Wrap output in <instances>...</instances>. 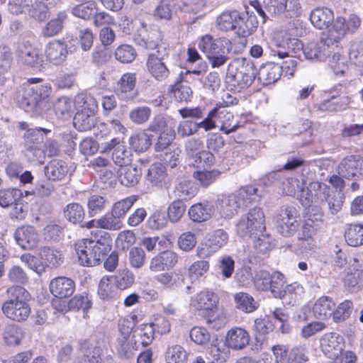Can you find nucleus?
Listing matches in <instances>:
<instances>
[{"mask_svg":"<svg viewBox=\"0 0 363 363\" xmlns=\"http://www.w3.org/2000/svg\"><path fill=\"white\" fill-rule=\"evenodd\" d=\"M90 239H83L75 245L81 265L94 267L100 263L101 257L112 248V238L107 232L96 230L91 232Z\"/></svg>","mask_w":363,"mask_h":363,"instance_id":"nucleus-1","label":"nucleus"},{"mask_svg":"<svg viewBox=\"0 0 363 363\" xmlns=\"http://www.w3.org/2000/svg\"><path fill=\"white\" fill-rule=\"evenodd\" d=\"M50 92L51 87L46 84H23L17 89L14 100L26 112L38 116L43 113V101Z\"/></svg>","mask_w":363,"mask_h":363,"instance_id":"nucleus-2","label":"nucleus"},{"mask_svg":"<svg viewBox=\"0 0 363 363\" xmlns=\"http://www.w3.org/2000/svg\"><path fill=\"white\" fill-rule=\"evenodd\" d=\"M6 292L8 299L2 305L3 313L14 321L26 320L31 311L28 291L22 286H12L7 289Z\"/></svg>","mask_w":363,"mask_h":363,"instance_id":"nucleus-3","label":"nucleus"},{"mask_svg":"<svg viewBox=\"0 0 363 363\" xmlns=\"http://www.w3.org/2000/svg\"><path fill=\"white\" fill-rule=\"evenodd\" d=\"M199 48L206 54L211 67L218 68L229 59L233 45L226 38H213L211 35H206L201 38Z\"/></svg>","mask_w":363,"mask_h":363,"instance_id":"nucleus-4","label":"nucleus"},{"mask_svg":"<svg viewBox=\"0 0 363 363\" xmlns=\"http://www.w3.org/2000/svg\"><path fill=\"white\" fill-rule=\"evenodd\" d=\"M331 26L328 28V30L323 32L320 36V43L323 46L330 47L339 43L347 33H353L359 27L361 23L360 18L352 14L347 20L342 16L334 18Z\"/></svg>","mask_w":363,"mask_h":363,"instance_id":"nucleus-5","label":"nucleus"},{"mask_svg":"<svg viewBox=\"0 0 363 363\" xmlns=\"http://www.w3.org/2000/svg\"><path fill=\"white\" fill-rule=\"evenodd\" d=\"M257 74V69L252 62L245 59L238 60L228 65L226 82L240 89L247 88L252 84Z\"/></svg>","mask_w":363,"mask_h":363,"instance_id":"nucleus-6","label":"nucleus"},{"mask_svg":"<svg viewBox=\"0 0 363 363\" xmlns=\"http://www.w3.org/2000/svg\"><path fill=\"white\" fill-rule=\"evenodd\" d=\"M265 216L262 208L255 207L243 215L236 225L238 234L242 238H251L265 230Z\"/></svg>","mask_w":363,"mask_h":363,"instance_id":"nucleus-7","label":"nucleus"},{"mask_svg":"<svg viewBox=\"0 0 363 363\" xmlns=\"http://www.w3.org/2000/svg\"><path fill=\"white\" fill-rule=\"evenodd\" d=\"M299 213L293 206H283L276 217L277 230L284 237L296 232L299 226Z\"/></svg>","mask_w":363,"mask_h":363,"instance_id":"nucleus-8","label":"nucleus"},{"mask_svg":"<svg viewBox=\"0 0 363 363\" xmlns=\"http://www.w3.org/2000/svg\"><path fill=\"white\" fill-rule=\"evenodd\" d=\"M167 48L164 50H157L156 53L150 54L146 66L150 74L158 81H163L169 76V71L164 62V57L168 56Z\"/></svg>","mask_w":363,"mask_h":363,"instance_id":"nucleus-9","label":"nucleus"},{"mask_svg":"<svg viewBox=\"0 0 363 363\" xmlns=\"http://www.w3.org/2000/svg\"><path fill=\"white\" fill-rule=\"evenodd\" d=\"M338 174L347 179L363 178V157L349 155L344 157L338 165Z\"/></svg>","mask_w":363,"mask_h":363,"instance_id":"nucleus-10","label":"nucleus"},{"mask_svg":"<svg viewBox=\"0 0 363 363\" xmlns=\"http://www.w3.org/2000/svg\"><path fill=\"white\" fill-rule=\"evenodd\" d=\"M243 198L242 191H240L238 194L221 195L218 199L217 206L221 216L225 218H233L240 208Z\"/></svg>","mask_w":363,"mask_h":363,"instance_id":"nucleus-11","label":"nucleus"},{"mask_svg":"<svg viewBox=\"0 0 363 363\" xmlns=\"http://www.w3.org/2000/svg\"><path fill=\"white\" fill-rule=\"evenodd\" d=\"M67 54V45L64 40H53L48 43L45 49L47 60L56 66L61 65L66 60Z\"/></svg>","mask_w":363,"mask_h":363,"instance_id":"nucleus-12","label":"nucleus"},{"mask_svg":"<svg viewBox=\"0 0 363 363\" xmlns=\"http://www.w3.org/2000/svg\"><path fill=\"white\" fill-rule=\"evenodd\" d=\"M343 340V337L335 333H325L320 340L321 350L329 358L333 359L341 352Z\"/></svg>","mask_w":363,"mask_h":363,"instance_id":"nucleus-13","label":"nucleus"},{"mask_svg":"<svg viewBox=\"0 0 363 363\" xmlns=\"http://www.w3.org/2000/svg\"><path fill=\"white\" fill-rule=\"evenodd\" d=\"M14 237L18 245L24 250L33 249L39 241L38 234L35 228L30 225L16 229Z\"/></svg>","mask_w":363,"mask_h":363,"instance_id":"nucleus-14","label":"nucleus"},{"mask_svg":"<svg viewBox=\"0 0 363 363\" xmlns=\"http://www.w3.org/2000/svg\"><path fill=\"white\" fill-rule=\"evenodd\" d=\"M234 31L238 35L246 37L250 35L257 28L258 21L256 16L249 14L248 12H238V18H236Z\"/></svg>","mask_w":363,"mask_h":363,"instance_id":"nucleus-15","label":"nucleus"},{"mask_svg":"<svg viewBox=\"0 0 363 363\" xmlns=\"http://www.w3.org/2000/svg\"><path fill=\"white\" fill-rule=\"evenodd\" d=\"M101 352L100 347L84 340L80 342L79 354L74 363H101Z\"/></svg>","mask_w":363,"mask_h":363,"instance_id":"nucleus-16","label":"nucleus"},{"mask_svg":"<svg viewBox=\"0 0 363 363\" xmlns=\"http://www.w3.org/2000/svg\"><path fill=\"white\" fill-rule=\"evenodd\" d=\"M51 293L60 298H66L74 291V281L65 277H59L52 279L50 284Z\"/></svg>","mask_w":363,"mask_h":363,"instance_id":"nucleus-17","label":"nucleus"},{"mask_svg":"<svg viewBox=\"0 0 363 363\" xmlns=\"http://www.w3.org/2000/svg\"><path fill=\"white\" fill-rule=\"evenodd\" d=\"M250 340L248 332L241 328H233L226 335V345L233 350H242L249 345Z\"/></svg>","mask_w":363,"mask_h":363,"instance_id":"nucleus-18","label":"nucleus"},{"mask_svg":"<svg viewBox=\"0 0 363 363\" xmlns=\"http://www.w3.org/2000/svg\"><path fill=\"white\" fill-rule=\"evenodd\" d=\"M146 179L152 186L157 187L167 186L169 184L166 168L160 163H155L150 167Z\"/></svg>","mask_w":363,"mask_h":363,"instance_id":"nucleus-19","label":"nucleus"},{"mask_svg":"<svg viewBox=\"0 0 363 363\" xmlns=\"http://www.w3.org/2000/svg\"><path fill=\"white\" fill-rule=\"evenodd\" d=\"M177 262V255L172 251H164L152 258L150 269L152 271H169Z\"/></svg>","mask_w":363,"mask_h":363,"instance_id":"nucleus-20","label":"nucleus"},{"mask_svg":"<svg viewBox=\"0 0 363 363\" xmlns=\"http://www.w3.org/2000/svg\"><path fill=\"white\" fill-rule=\"evenodd\" d=\"M310 20L318 29L328 28L334 20L333 11L327 7H318L312 11Z\"/></svg>","mask_w":363,"mask_h":363,"instance_id":"nucleus-21","label":"nucleus"},{"mask_svg":"<svg viewBox=\"0 0 363 363\" xmlns=\"http://www.w3.org/2000/svg\"><path fill=\"white\" fill-rule=\"evenodd\" d=\"M140 35L142 36V41L148 49L164 50V47L167 48L165 43L162 42V33L157 26L150 28L149 30H145V33H142Z\"/></svg>","mask_w":363,"mask_h":363,"instance_id":"nucleus-22","label":"nucleus"},{"mask_svg":"<svg viewBox=\"0 0 363 363\" xmlns=\"http://www.w3.org/2000/svg\"><path fill=\"white\" fill-rule=\"evenodd\" d=\"M282 67L277 63H267L262 65L257 75L264 85H269L276 82L281 77Z\"/></svg>","mask_w":363,"mask_h":363,"instance_id":"nucleus-23","label":"nucleus"},{"mask_svg":"<svg viewBox=\"0 0 363 363\" xmlns=\"http://www.w3.org/2000/svg\"><path fill=\"white\" fill-rule=\"evenodd\" d=\"M142 169L137 165L128 164L119 171V180L125 186H134L140 180Z\"/></svg>","mask_w":363,"mask_h":363,"instance_id":"nucleus-24","label":"nucleus"},{"mask_svg":"<svg viewBox=\"0 0 363 363\" xmlns=\"http://www.w3.org/2000/svg\"><path fill=\"white\" fill-rule=\"evenodd\" d=\"M67 172L66 162L60 160H52L45 167V174L48 180H62Z\"/></svg>","mask_w":363,"mask_h":363,"instance_id":"nucleus-25","label":"nucleus"},{"mask_svg":"<svg viewBox=\"0 0 363 363\" xmlns=\"http://www.w3.org/2000/svg\"><path fill=\"white\" fill-rule=\"evenodd\" d=\"M155 328L151 324H143L136 327L133 330V340L135 345L144 347L150 345L153 340V335Z\"/></svg>","mask_w":363,"mask_h":363,"instance_id":"nucleus-26","label":"nucleus"},{"mask_svg":"<svg viewBox=\"0 0 363 363\" xmlns=\"http://www.w3.org/2000/svg\"><path fill=\"white\" fill-rule=\"evenodd\" d=\"M136 84V77L134 73H125L123 74L119 81L118 82L117 91L118 96L123 99H133L137 93L128 97L127 93L132 91Z\"/></svg>","mask_w":363,"mask_h":363,"instance_id":"nucleus-27","label":"nucleus"},{"mask_svg":"<svg viewBox=\"0 0 363 363\" xmlns=\"http://www.w3.org/2000/svg\"><path fill=\"white\" fill-rule=\"evenodd\" d=\"M213 212V206L208 203H198L189 208L188 213L193 221L201 223L208 220Z\"/></svg>","mask_w":363,"mask_h":363,"instance_id":"nucleus-28","label":"nucleus"},{"mask_svg":"<svg viewBox=\"0 0 363 363\" xmlns=\"http://www.w3.org/2000/svg\"><path fill=\"white\" fill-rule=\"evenodd\" d=\"M116 278L113 276H104L100 281L98 288V295L106 301H110L116 296Z\"/></svg>","mask_w":363,"mask_h":363,"instance_id":"nucleus-29","label":"nucleus"},{"mask_svg":"<svg viewBox=\"0 0 363 363\" xmlns=\"http://www.w3.org/2000/svg\"><path fill=\"white\" fill-rule=\"evenodd\" d=\"M197 189L189 180L183 179L174 186L173 194L175 198L182 201H188L196 196Z\"/></svg>","mask_w":363,"mask_h":363,"instance_id":"nucleus-30","label":"nucleus"},{"mask_svg":"<svg viewBox=\"0 0 363 363\" xmlns=\"http://www.w3.org/2000/svg\"><path fill=\"white\" fill-rule=\"evenodd\" d=\"M335 306V304L331 298L323 296L315 301L313 312L317 318H325L333 315Z\"/></svg>","mask_w":363,"mask_h":363,"instance_id":"nucleus-31","label":"nucleus"},{"mask_svg":"<svg viewBox=\"0 0 363 363\" xmlns=\"http://www.w3.org/2000/svg\"><path fill=\"white\" fill-rule=\"evenodd\" d=\"M65 218L74 225L81 224L85 217L83 206L78 203H68L63 209Z\"/></svg>","mask_w":363,"mask_h":363,"instance_id":"nucleus-32","label":"nucleus"},{"mask_svg":"<svg viewBox=\"0 0 363 363\" xmlns=\"http://www.w3.org/2000/svg\"><path fill=\"white\" fill-rule=\"evenodd\" d=\"M67 18V15L65 11L58 13L57 17L51 19L43 28V36L50 38L59 34L63 28V23Z\"/></svg>","mask_w":363,"mask_h":363,"instance_id":"nucleus-33","label":"nucleus"},{"mask_svg":"<svg viewBox=\"0 0 363 363\" xmlns=\"http://www.w3.org/2000/svg\"><path fill=\"white\" fill-rule=\"evenodd\" d=\"M73 124L79 131L91 130L96 125V113L77 111L73 119Z\"/></svg>","mask_w":363,"mask_h":363,"instance_id":"nucleus-34","label":"nucleus"},{"mask_svg":"<svg viewBox=\"0 0 363 363\" xmlns=\"http://www.w3.org/2000/svg\"><path fill=\"white\" fill-rule=\"evenodd\" d=\"M324 200L328 204L330 214L334 216L341 211L345 202V194L340 191H330Z\"/></svg>","mask_w":363,"mask_h":363,"instance_id":"nucleus-35","label":"nucleus"},{"mask_svg":"<svg viewBox=\"0 0 363 363\" xmlns=\"http://www.w3.org/2000/svg\"><path fill=\"white\" fill-rule=\"evenodd\" d=\"M74 101L77 106L79 108L78 111L96 113L98 104L92 95L86 92L79 93L76 96Z\"/></svg>","mask_w":363,"mask_h":363,"instance_id":"nucleus-36","label":"nucleus"},{"mask_svg":"<svg viewBox=\"0 0 363 363\" xmlns=\"http://www.w3.org/2000/svg\"><path fill=\"white\" fill-rule=\"evenodd\" d=\"M278 47H283L285 50H273L274 55H277L279 58L283 59L290 55V52L296 53V50H303L304 46L303 43L297 38H285L283 41L277 44Z\"/></svg>","mask_w":363,"mask_h":363,"instance_id":"nucleus-37","label":"nucleus"},{"mask_svg":"<svg viewBox=\"0 0 363 363\" xmlns=\"http://www.w3.org/2000/svg\"><path fill=\"white\" fill-rule=\"evenodd\" d=\"M234 301L237 308L245 313H252L259 305L252 296L244 292L237 293L234 296Z\"/></svg>","mask_w":363,"mask_h":363,"instance_id":"nucleus-38","label":"nucleus"},{"mask_svg":"<svg viewBox=\"0 0 363 363\" xmlns=\"http://www.w3.org/2000/svg\"><path fill=\"white\" fill-rule=\"evenodd\" d=\"M345 240L352 247L363 245V224H351L345 233Z\"/></svg>","mask_w":363,"mask_h":363,"instance_id":"nucleus-39","label":"nucleus"},{"mask_svg":"<svg viewBox=\"0 0 363 363\" xmlns=\"http://www.w3.org/2000/svg\"><path fill=\"white\" fill-rule=\"evenodd\" d=\"M214 294L210 291H201L192 300V305L198 310L210 311L216 304Z\"/></svg>","mask_w":363,"mask_h":363,"instance_id":"nucleus-40","label":"nucleus"},{"mask_svg":"<svg viewBox=\"0 0 363 363\" xmlns=\"http://www.w3.org/2000/svg\"><path fill=\"white\" fill-rule=\"evenodd\" d=\"M73 106L72 100L67 96L59 97L53 104L55 114L58 118L63 119L71 117Z\"/></svg>","mask_w":363,"mask_h":363,"instance_id":"nucleus-41","label":"nucleus"},{"mask_svg":"<svg viewBox=\"0 0 363 363\" xmlns=\"http://www.w3.org/2000/svg\"><path fill=\"white\" fill-rule=\"evenodd\" d=\"M180 148L177 145H172L165 150L157 153V157L161 161L171 168L175 167L179 162V156L181 154Z\"/></svg>","mask_w":363,"mask_h":363,"instance_id":"nucleus-42","label":"nucleus"},{"mask_svg":"<svg viewBox=\"0 0 363 363\" xmlns=\"http://www.w3.org/2000/svg\"><path fill=\"white\" fill-rule=\"evenodd\" d=\"M40 257L45 260L48 267L54 268L63 262L62 255L60 251L44 246L40 250Z\"/></svg>","mask_w":363,"mask_h":363,"instance_id":"nucleus-43","label":"nucleus"},{"mask_svg":"<svg viewBox=\"0 0 363 363\" xmlns=\"http://www.w3.org/2000/svg\"><path fill=\"white\" fill-rule=\"evenodd\" d=\"M130 146L136 152L146 151L152 145V138L145 131H141L133 135L129 139Z\"/></svg>","mask_w":363,"mask_h":363,"instance_id":"nucleus-44","label":"nucleus"},{"mask_svg":"<svg viewBox=\"0 0 363 363\" xmlns=\"http://www.w3.org/2000/svg\"><path fill=\"white\" fill-rule=\"evenodd\" d=\"M50 131L48 129L41 128L27 130L23 136L25 147L38 146V145L43 142L44 134H47Z\"/></svg>","mask_w":363,"mask_h":363,"instance_id":"nucleus-45","label":"nucleus"},{"mask_svg":"<svg viewBox=\"0 0 363 363\" xmlns=\"http://www.w3.org/2000/svg\"><path fill=\"white\" fill-rule=\"evenodd\" d=\"M165 361L167 363H187L188 353L182 346L172 345L166 351Z\"/></svg>","mask_w":363,"mask_h":363,"instance_id":"nucleus-46","label":"nucleus"},{"mask_svg":"<svg viewBox=\"0 0 363 363\" xmlns=\"http://www.w3.org/2000/svg\"><path fill=\"white\" fill-rule=\"evenodd\" d=\"M152 114V110L147 106H139L130 110L128 117L135 125H143L147 123Z\"/></svg>","mask_w":363,"mask_h":363,"instance_id":"nucleus-47","label":"nucleus"},{"mask_svg":"<svg viewBox=\"0 0 363 363\" xmlns=\"http://www.w3.org/2000/svg\"><path fill=\"white\" fill-rule=\"evenodd\" d=\"M112 160L121 167L129 164L132 160L131 150L123 143L118 145L112 152Z\"/></svg>","mask_w":363,"mask_h":363,"instance_id":"nucleus-48","label":"nucleus"},{"mask_svg":"<svg viewBox=\"0 0 363 363\" xmlns=\"http://www.w3.org/2000/svg\"><path fill=\"white\" fill-rule=\"evenodd\" d=\"M21 199V192L17 189H8L0 191V206L2 208H8L15 205L18 209Z\"/></svg>","mask_w":363,"mask_h":363,"instance_id":"nucleus-49","label":"nucleus"},{"mask_svg":"<svg viewBox=\"0 0 363 363\" xmlns=\"http://www.w3.org/2000/svg\"><path fill=\"white\" fill-rule=\"evenodd\" d=\"M254 235V247L257 251V253L265 255L273 248V238L269 234H264L262 232Z\"/></svg>","mask_w":363,"mask_h":363,"instance_id":"nucleus-50","label":"nucleus"},{"mask_svg":"<svg viewBox=\"0 0 363 363\" xmlns=\"http://www.w3.org/2000/svg\"><path fill=\"white\" fill-rule=\"evenodd\" d=\"M138 345H135L133 342H130L128 337L123 336L118 339L117 351L121 359H130L133 357L138 350Z\"/></svg>","mask_w":363,"mask_h":363,"instance_id":"nucleus-51","label":"nucleus"},{"mask_svg":"<svg viewBox=\"0 0 363 363\" xmlns=\"http://www.w3.org/2000/svg\"><path fill=\"white\" fill-rule=\"evenodd\" d=\"M236 18H238V11L223 12L217 19L218 28L224 31L234 30Z\"/></svg>","mask_w":363,"mask_h":363,"instance_id":"nucleus-52","label":"nucleus"},{"mask_svg":"<svg viewBox=\"0 0 363 363\" xmlns=\"http://www.w3.org/2000/svg\"><path fill=\"white\" fill-rule=\"evenodd\" d=\"M175 131L174 129H166L163 133H160L156 143L155 144V150L157 153L165 150L167 147L174 145L173 141L175 139Z\"/></svg>","mask_w":363,"mask_h":363,"instance_id":"nucleus-53","label":"nucleus"},{"mask_svg":"<svg viewBox=\"0 0 363 363\" xmlns=\"http://www.w3.org/2000/svg\"><path fill=\"white\" fill-rule=\"evenodd\" d=\"M174 0H160L154 11V16L160 20L169 21L172 16Z\"/></svg>","mask_w":363,"mask_h":363,"instance_id":"nucleus-54","label":"nucleus"},{"mask_svg":"<svg viewBox=\"0 0 363 363\" xmlns=\"http://www.w3.org/2000/svg\"><path fill=\"white\" fill-rule=\"evenodd\" d=\"M220 175V171L212 169L210 171H196L193 174V177L199 182L202 187L206 188L215 182Z\"/></svg>","mask_w":363,"mask_h":363,"instance_id":"nucleus-55","label":"nucleus"},{"mask_svg":"<svg viewBox=\"0 0 363 363\" xmlns=\"http://www.w3.org/2000/svg\"><path fill=\"white\" fill-rule=\"evenodd\" d=\"M228 240V233L223 229H218L210 235L206 245L211 249V251L215 252L224 246Z\"/></svg>","mask_w":363,"mask_h":363,"instance_id":"nucleus-56","label":"nucleus"},{"mask_svg":"<svg viewBox=\"0 0 363 363\" xmlns=\"http://www.w3.org/2000/svg\"><path fill=\"white\" fill-rule=\"evenodd\" d=\"M137 198L135 196L128 197L115 203L111 208V213L118 219L124 217L130 209Z\"/></svg>","mask_w":363,"mask_h":363,"instance_id":"nucleus-57","label":"nucleus"},{"mask_svg":"<svg viewBox=\"0 0 363 363\" xmlns=\"http://www.w3.org/2000/svg\"><path fill=\"white\" fill-rule=\"evenodd\" d=\"M106 200L99 195H92L87 201L88 214L90 217L103 212L106 208Z\"/></svg>","mask_w":363,"mask_h":363,"instance_id":"nucleus-58","label":"nucleus"},{"mask_svg":"<svg viewBox=\"0 0 363 363\" xmlns=\"http://www.w3.org/2000/svg\"><path fill=\"white\" fill-rule=\"evenodd\" d=\"M324 49L319 44L312 42L304 46L302 52L308 60H323L325 56Z\"/></svg>","mask_w":363,"mask_h":363,"instance_id":"nucleus-59","label":"nucleus"},{"mask_svg":"<svg viewBox=\"0 0 363 363\" xmlns=\"http://www.w3.org/2000/svg\"><path fill=\"white\" fill-rule=\"evenodd\" d=\"M98 226L108 230H117L123 227L122 221L117 218L111 212L107 213L98 219Z\"/></svg>","mask_w":363,"mask_h":363,"instance_id":"nucleus-60","label":"nucleus"},{"mask_svg":"<svg viewBox=\"0 0 363 363\" xmlns=\"http://www.w3.org/2000/svg\"><path fill=\"white\" fill-rule=\"evenodd\" d=\"M135 48L129 45H122L118 47L115 51L116 59L122 63H130L136 57Z\"/></svg>","mask_w":363,"mask_h":363,"instance_id":"nucleus-61","label":"nucleus"},{"mask_svg":"<svg viewBox=\"0 0 363 363\" xmlns=\"http://www.w3.org/2000/svg\"><path fill=\"white\" fill-rule=\"evenodd\" d=\"M186 206L181 199H177L172 202L167 209V215L172 223L178 222L184 216Z\"/></svg>","mask_w":363,"mask_h":363,"instance_id":"nucleus-62","label":"nucleus"},{"mask_svg":"<svg viewBox=\"0 0 363 363\" xmlns=\"http://www.w3.org/2000/svg\"><path fill=\"white\" fill-rule=\"evenodd\" d=\"M305 185L303 179L300 181L297 178L289 177L283 182V192L289 196H295L296 193H303Z\"/></svg>","mask_w":363,"mask_h":363,"instance_id":"nucleus-63","label":"nucleus"},{"mask_svg":"<svg viewBox=\"0 0 363 363\" xmlns=\"http://www.w3.org/2000/svg\"><path fill=\"white\" fill-rule=\"evenodd\" d=\"M343 282L347 291L357 292L363 286V274H346Z\"/></svg>","mask_w":363,"mask_h":363,"instance_id":"nucleus-64","label":"nucleus"}]
</instances>
